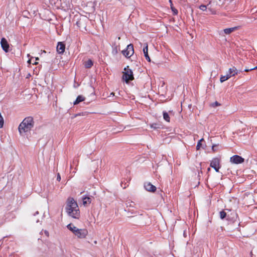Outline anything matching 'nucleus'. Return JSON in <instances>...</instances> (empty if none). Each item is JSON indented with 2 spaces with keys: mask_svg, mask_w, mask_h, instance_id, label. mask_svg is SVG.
Segmentation results:
<instances>
[{
  "mask_svg": "<svg viewBox=\"0 0 257 257\" xmlns=\"http://www.w3.org/2000/svg\"><path fill=\"white\" fill-rule=\"evenodd\" d=\"M227 220H228V219H229V217H228V216H227Z\"/></svg>",
  "mask_w": 257,
  "mask_h": 257,
  "instance_id": "a19ab883",
  "label": "nucleus"
},
{
  "mask_svg": "<svg viewBox=\"0 0 257 257\" xmlns=\"http://www.w3.org/2000/svg\"><path fill=\"white\" fill-rule=\"evenodd\" d=\"M93 63L90 59H89L84 63V66L86 68H90L93 66Z\"/></svg>",
  "mask_w": 257,
  "mask_h": 257,
  "instance_id": "f3484780",
  "label": "nucleus"
},
{
  "mask_svg": "<svg viewBox=\"0 0 257 257\" xmlns=\"http://www.w3.org/2000/svg\"><path fill=\"white\" fill-rule=\"evenodd\" d=\"M203 140V139H201V140H200L197 143V145L196 146V150H199L200 148V147L201 146V142Z\"/></svg>",
  "mask_w": 257,
  "mask_h": 257,
  "instance_id": "5701e85b",
  "label": "nucleus"
},
{
  "mask_svg": "<svg viewBox=\"0 0 257 257\" xmlns=\"http://www.w3.org/2000/svg\"><path fill=\"white\" fill-rule=\"evenodd\" d=\"M163 118L167 122H170V118L169 114L166 111H163Z\"/></svg>",
  "mask_w": 257,
  "mask_h": 257,
  "instance_id": "a211bd4d",
  "label": "nucleus"
},
{
  "mask_svg": "<svg viewBox=\"0 0 257 257\" xmlns=\"http://www.w3.org/2000/svg\"><path fill=\"white\" fill-rule=\"evenodd\" d=\"M121 186H122L123 188H125L126 187L125 186L123 187L122 185H121Z\"/></svg>",
  "mask_w": 257,
  "mask_h": 257,
  "instance_id": "58836bf2",
  "label": "nucleus"
},
{
  "mask_svg": "<svg viewBox=\"0 0 257 257\" xmlns=\"http://www.w3.org/2000/svg\"><path fill=\"white\" fill-rule=\"evenodd\" d=\"M230 161L232 163L238 164L243 163L244 159L238 155H235L230 158Z\"/></svg>",
  "mask_w": 257,
  "mask_h": 257,
  "instance_id": "6e6552de",
  "label": "nucleus"
},
{
  "mask_svg": "<svg viewBox=\"0 0 257 257\" xmlns=\"http://www.w3.org/2000/svg\"><path fill=\"white\" fill-rule=\"evenodd\" d=\"M37 64H38V62L36 61H34V63H33V64H34V65H37Z\"/></svg>",
  "mask_w": 257,
  "mask_h": 257,
  "instance_id": "72a5a7b5",
  "label": "nucleus"
},
{
  "mask_svg": "<svg viewBox=\"0 0 257 257\" xmlns=\"http://www.w3.org/2000/svg\"><path fill=\"white\" fill-rule=\"evenodd\" d=\"M157 124H156V123H153L151 125V127L152 128H158V127L157 126Z\"/></svg>",
  "mask_w": 257,
  "mask_h": 257,
  "instance_id": "a878e982",
  "label": "nucleus"
},
{
  "mask_svg": "<svg viewBox=\"0 0 257 257\" xmlns=\"http://www.w3.org/2000/svg\"><path fill=\"white\" fill-rule=\"evenodd\" d=\"M35 122L32 116L25 118L21 122L18 127V131L21 136L28 137L30 132L34 127Z\"/></svg>",
  "mask_w": 257,
  "mask_h": 257,
  "instance_id": "f257e3e1",
  "label": "nucleus"
},
{
  "mask_svg": "<svg viewBox=\"0 0 257 257\" xmlns=\"http://www.w3.org/2000/svg\"><path fill=\"white\" fill-rule=\"evenodd\" d=\"M67 228L79 239L85 238L88 234V231L86 229H79L72 223L68 224Z\"/></svg>",
  "mask_w": 257,
  "mask_h": 257,
  "instance_id": "7ed1b4c3",
  "label": "nucleus"
},
{
  "mask_svg": "<svg viewBox=\"0 0 257 257\" xmlns=\"http://www.w3.org/2000/svg\"><path fill=\"white\" fill-rule=\"evenodd\" d=\"M38 60H39V58L38 57L36 58V61Z\"/></svg>",
  "mask_w": 257,
  "mask_h": 257,
  "instance_id": "e433bc0d",
  "label": "nucleus"
},
{
  "mask_svg": "<svg viewBox=\"0 0 257 257\" xmlns=\"http://www.w3.org/2000/svg\"><path fill=\"white\" fill-rule=\"evenodd\" d=\"M229 79V77L228 76L225 75H222L220 78V81L221 82H223L224 81L228 80Z\"/></svg>",
  "mask_w": 257,
  "mask_h": 257,
  "instance_id": "aec40b11",
  "label": "nucleus"
},
{
  "mask_svg": "<svg viewBox=\"0 0 257 257\" xmlns=\"http://www.w3.org/2000/svg\"><path fill=\"white\" fill-rule=\"evenodd\" d=\"M219 105H220V104L217 101H215V102L212 104V106L213 107L217 106Z\"/></svg>",
  "mask_w": 257,
  "mask_h": 257,
  "instance_id": "393cba45",
  "label": "nucleus"
},
{
  "mask_svg": "<svg viewBox=\"0 0 257 257\" xmlns=\"http://www.w3.org/2000/svg\"><path fill=\"white\" fill-rule=\"evenodd\" d=\"M223 3H224V2H223V1H222V2H221V5H222V4H223Z\"/></svg>",
  "mask_w": 257,
  "mask_h": 257,
  "instance_id": "ea45409f",
  "label": "nucleus"
},
{
  "mask_svg": "<svg viewBox=\"0 0 257 257\" xmlns=\"http://www.w3.org/2000/svg\"><path fill=\"white\" fill-rule=\"evenodd\" d=\"M66 210L67 214L74 218H79V209L76 201L72 198H69L67 201Z\"/></svg>",
  "mask_w": 257,
  "mask_h": 257,
  "instance_id": "f03ea898",
  "label": "nucleus"
},
{
  "mask_svg": "<svg viewBox=\"0 0 257 257\" xmlns=\"http://www.w3.org/2000/svg\"><path fill=\"white\" fill-rule=\"evenodd\" d=\"M237 29V27L229 28H226L224 29L223 31L225 34H230L232 32L235 31Z\"/></svg>",
  "mask_w": 257,
  "mask_h": 257,
  "instance_id": "4468645a",
  "label": "nucleus"
},
{
  "mask_svg": "<svg viewBox=\"0 0 257 257\" xmlns=\"http://www.w3.org/2000/svg\"><path fill=\"white\" fill-rule=\"evenodd\" d=\"M171 9L174 15H177L178 14V10L173 7V5L171 6Z\"/></svg>",
  "mask_w": 257,
  "mask_h": 257,
  "instance_id": "4be33fe9",
  "label": "nucleus"
},
{
  "mask_svg": "<svg viewBox=\"0 0 257 257\" xmlns=\"http://www.w3.org/2000/svg\"><path fill=\"white\" fill-rule=\"evenodd\" d=\"M83 204L84 205H86L87 204H90L91 202V198L88 196H84L82 198Z\"/></svg>",
  "mask_w": 257,
  "mask_h": 257,
  "instance_id": "2eb2a0df",
  "label": "nucleus"
},
{
  "mask_svg": "<svg viewBox=\"0 0 257 257\" xmlns=\"http://www.w3.org/2000/svg\"><path fill=\"white\" fill-rule=\"evenodd\" d=\"M1 46H2L3 50L5 52H9V47H10L9 44L7 40L5 38H3L1 39Z\"/></svg>",
  "mask_w": 257,
  "mask_h": 257,
  "instance_id": "1a4fd4ad",
  "label": "nucleus"
},
{
  "mask_svg": "<svg viewBox=\"0 0 257 257\" xmlns=\"http://www.w3.org/2000/svg\"><path fill=\"white\" fill-rule=\"evenodd\" d=\"M121 52L126 58H130L134 53L133 45L132 44L128 45L126 48L122 50Z\"/></svg>",
  "mask_w": 257,
  "mask_h": 257,
  "instance_id": "423d86ee",
  "label": "nucleus"
},
{
  "mask_svg": "<svg viewBox=\"0 0 257 257\" xmlns=\"http://www.w3.org/2000/svg\"><path fill=\"white\" fill-rule=\"evenodd\" d=\"M230 74H232V76H235L237 74L238 71L235 67H232L229 69L228 71Z\"/></svg>",
  "mask_w": 257,
  "mask_h": 257,
  "instance_id": "dca6fc26",
  "label": "nucleus"
},
{
  "mask_svg": "<svg viewBox=\"0 0 257 257\" xmlns=\"http://www.w3.org/2000/svg\"><path fill=\"white\" fill-rule=\"evenodd\" d=\"M128 203H130V205H129L130 206L133 207L134 205H135V203L133 202H131V203L129 202Z\"/></svg>",
  "mask_w": 257,
  "mask_h": 257,
  "instance_id": "c85d7f7f",
  "label": "nucleus"
},
{
  "mask_svg": "<svg viewBox=\"0 0 257 257\" xmlns=\"http://www.w3.org/2000/svg\"><path fill=\"white\" fill-rule=\"evenodd\" d=\"M4 122V118L1 114V113L0 112V128L3 127Z\"/></svg>",
  "mask_w": 257,
  "mask_h": 257,
  "instance_id": "412c9836",
  "label": "nucleus"
},
{
  "mask_svg": "<svg viewBox=\"0 0 257 257\" xmlns=\"http://www.w3.org/2000/svg\"><path fill=\"white\" fill-rule=\"evenodd\" d=\"M219 216L221 219H223L227 216L226 213L224 210H222L219 212Z\"/></svg>",
  "mask_w": 257,
  "mask_h": 257,
  "instance_id": "6ab92c4d",
  "label": "nucleus"
},
{
  "mask_svg": "<svg viewBox=\"0 0 257 257\" xmlns=\"http://www.w3.org/2000/svg\"><path fill=\"white\" fill-rule=\"evenodd\" d=\"M169 2H170V6H173V4H172V1H171V0H169Z\"/></svg>",
  "mask_w": 257,
  "mask_h": 257,
  "instance_id": "473e14b6",
  "label": "nucleus"
},
{
  "mask_svg": "<svg viewBox=\"0 0 257 257\" xmlns=\"http://www.w3.org/2000/svg\"><path fill=\"white\" fill-rule=\"evenodd\" d=\"M31 61V60H29L28 61V63H30Z\"/></svg>",
  "mask_w": 257,
  "mask_h": 257,
  "instance_id": "f704fd0d",
  "label": "nucleus"
},
{
  "mask_svg": "<svg viewBox=\"0 0 257 257\" xmlns=\"http://www.w3.org/2000/svg\"><path fill=\"white\" fill-rule=\"evenodd\" d=\"M220 160L217 158H213L211 161L210 166L213 168L216 172H218L220 168Z\"/></svg>",
  "mask_w": 257,
  "mask_h": 257,
  "instance_id": "0eeeda50",
  "label": "nucleus"
},
{
  "mask_svg": "<svg viewBox=\"0 0 257 257\" xmlns=\"http://www.w3.org/2000/svg\"><path fill=\"white\" fill-rule=\"evenodd\" d=\"M114 93L113 92H112V93H111V95H114Z\"/></svg>",
  "mask_w": 257,
  "mask_h": 257,
  "instance_id": "c9c22d12",
  "label": "nucleus"
},
{
  "mask_svg": "<svg viewBox=\"0 0 257 257\" xmlns=\"http://www.w3.org/2000/svg\"><path fill=\"white\" fill-rule=\"evenodd\" d=\"M226 75L228 76V77H229V78H230L231 76H233L232 74H230L228 72H227Z\"/></svg>",
  "mask_w": 257,
  "mask_h": 257,
  "instance_id": "cd10ccee",
  "label": "nucleus"
},
{
  "mask_svg": "<svg viewBox=\"0 0 257 257\" xmlns=\"http://www.w3.org/2000/svg\"><path fill=\"white\" fill-rule=\"evenodd\" d=\"M217 147V145H213L212 146V150L213 152H215L217 151L216 147Z\"/></svg>",
  "mask_w": 257,
  "mask_h": 257,
  "instance_id": "b1692460",
  "label": "nucleus"
},
{
  "mask_svg": "<svg viewBox=\"0 0 257 257\" xmlns=\"http://www.w3.org/2000/svg\"><path fill=\"white\" fill-rule=\"evenodd\" d=\"M257 69V66H256L255 67H253L252 68H250V70H254V69Z\"/></svg>",
  "mask_w": 257,
  "mask_h": 257,
  "instance_id": "7c9ffc66",
  "label": "nucleus"
},
{
  "mask_svg": "<svg viewBox=\"0 0 257 257\" xmlns=\"http://www.w3.org/2000/svg\"><path fill=\"white\" fill-rule=\"evenodd\" d=\"M57 180L58 181H60L61 180V176L59 173H58L57 175Z\"/></svg>",
  "mask_w": 257,
  "mask_h": 257,
  "instance_id": "bb28decb",
  "label": "nucleus"
},
{
  "mask_svg": "<svg viewBox=\"0 0 257 257\" xmlns=\"http://www.w3.org/2000/svg\"><path fill=\"white\" fill-rule=\"evenodd\" d=\"M134 79V77L133 72L127 66L124 69V71L123 72L122 79L124 80L126 83H127L130 81L133 80Z\"/></svg>",
  "mask_w": 257,
  "mask_h": 257,
  "instance_id": "20e7f679",
  "label": "nucleus"
},
{
  "mask_svg": "<svg viewBox=\"0 0 257 257\" xmlns=\"http://www.w3.org/2000/svg\"><path fill=\"white\" fill-rule=\"evenodd\" d=\"M143 52L146 60L150 62L151 59L148 55V47L147 44H146V46L143 48Z\"/></svg>",
  "mask_w": 257,
  "mask_h": 257,
  "instance_id": "f8f14e48",
  "label": "nucleus"
},
{
  "mask_svg": "<svg viewBox=\"0 0 257 257\" xmlns=\"http://www.w3.org/2000/svg\"><path fill=\"white\" fill-rule=\"evenodd\" d=\"M39 214V212L37 211H36L34 214V216H36V215L38 214Z\"/></svg>",
  "mask_w": 257,
  "mask_h": 257,
  "instance_id": "2f4dec72",
  "label": "nucleus"
},
{
  "mask_svg": "<svg viewBox=\"0 0 257 257\" xmlns=\"http://www.w3.org/2000/svg\"><path fill=\"white\" fill-rule=\"evenodd\" d=\"M78 115H80V113H79V114H77L76 115V116H78Z\"/></svg>",
  "mask_w": 257,
  "mask_h": 257,
  "instance_id": "4c0bfd02",
  "label": "nucleus"
},
{
  "mask_svg": "<svg viewBox=\"0 0 257 257\" xmlns=\"http://www.w3.org/2000/svg\"><path fill=\"white\" fill-rule=\"evenodd\" d=\"M212 3V0H210L207 5H201L199 7V8L203 12L207 11L208 10L210 14L215 15L216 14V11L215 9L213 7Z\"/></svg>",
  "mask_w": 257,
  "mask_h": 257,
  "instance_id": "39448f33",
  "label": "nucleus"
},
{
  "mask_svg": "<svg viewBox=\"0 0 257 257\" xmlns=\"http://www.w3.org/2000/svg\"><path fill=\"white\" fill-rule=\"evenodd\" d=\"M85 98L82 95H78L76 98L75 101L73 102L74 105H77L79 104L80 102H82L85 100Z\"/></svg>",
  "mask_w": 257,
  "mask_h": 257,
  "instance_id": "ddd939ff",
  "label": "nucleus"
},
{
  "mask_svg": "<svg viewBox=\"0 0 257 257\" xmlns=\"http://www.w3.org/2000/svg\"><path fill=\"white\" fill-rule=\"evenodd\" d=\"M250 71V69H245L244 70V71H245V72H248V71Z\"/></svg>",
  "mask_w": 257,
  "mask_h": 257,
  "instance_id": "c756f323",
  "label": "nucleus"
},
{
  "mask_svg": "<svg viewBox=\"0 0 257 257\" xmlns=\"http://www.w3.org/2000/svg\"><path fill=\"white\" fill-rule=\"evenodd\" d=\"M65 49V45L64 43L59 42L57 46V51L59 54H63Z\"/></svg>",
  "mask_w": 257,
  "mask_h": 257,
  "instance_id": "9b49d317",
  "label": "nucleus"
},
{
  "mask_svg": "<svg viewBox=\"0 0 257 257\" xmlns=\"http://www.w3.org/2000/svg\"><path fill=\"white\" fill-rule=\"evenodd\" d=\"M145 189L149 192H154L156 190V187L151 183H145L144 184Z\"/></svg>",
  "mask_w": 257,
  "mask_h": 257,
  "instance_id": "9d476101",
  "label": "nucleus"
},
{
  "mask_svg": "<svg viewBox=\"0 0 257 257\" xmlns=\"http://www.w3.org/2000/svg\"><path fill=\"white\" fill-rule=\"evenodd\" d=\"M94 243H97L96 241H94Z\"/></svg>",
  "mask_w": 257,
  "mask_h": 257,
  "instance_id": "79ce46f5",
  "label": "nucleus"
}]
</instances>
